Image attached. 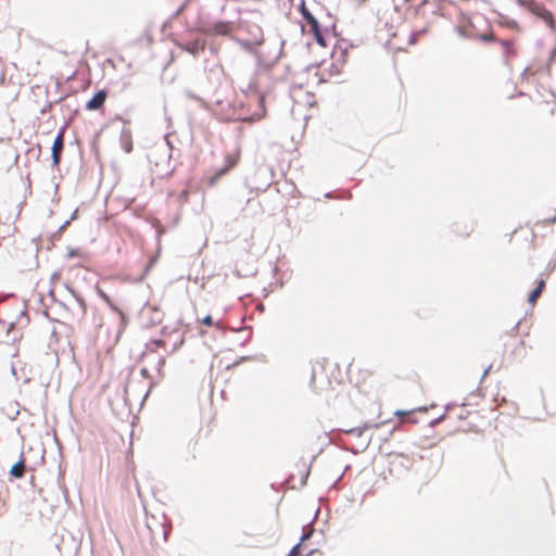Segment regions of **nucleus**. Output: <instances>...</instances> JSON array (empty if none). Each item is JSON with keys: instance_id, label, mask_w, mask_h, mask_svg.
<instances>
[{"instance_id": "nucleus-1", "label": "nucleus", "mask_w": 556, "mask_h": 556, "mask_svg": "<svg viewBox=\"0 0 556 556\" xmlns=\"http://www.w3.org/2000/svg\"><path fill=\"white\" fill-rule=\"evenodd\" d=\"M300 10L306 26L309 27L308 33L320 47H327L326 34L334 29L336 18L321 2H312L311 7H307L306 2H301Z\"/></svg>"}, {"instance_id": "nucleus-2", "label": "nucleus", "mask_w": 556, "mask_h": 556, "mask_svg": "<svg viewBox=\"0 0 556 556\" xmlns=\"http://www.w3.org/2000/svg\"><path fill=\"white\" fill-rule=\"evenodd\" d=\"M240 160V152L236 151L232 153H228L225 156V163L222 168L217 169L210 178H208V186L213 187L215 184L229 170H231L239 162Z\"/></svg>"}, {"instance_id": "nucleus-3", "label": "nucleus", "mask_w": 556, "mask_h": 556, "mask_svg": "<svg viewBox=\"0 0 556 556\" xmlns=\"http://www.w3.org/2000/svg\"><path fill=\"white\" fill-rule=\"evenodd\" d=\"M530 11L541 16L551 28L556 29V22L553 18L552 13L546 10L541 2H526Z\"/></svg>"}, {"instance_id": "nucleus-4", "label": "nucleus", "mask_w": 556, "mask_h": 556, "mask_svg": "<svg viewBox=\"0 0 556 556\" xmlns=\"http://www.w3.org/2000/svg\"><path fill=\"white\" fill-rule=\"evenodd\" d=\"M505 352L511 356H523L526 354V342L522 338H510L509 342H505Z\"/></svg>"}, {"instance_id": "nucleus-5", "label": "nucleus", "mask_w": 556, "mask_h": 556, "mask_svg": "<svg viewBox=\"0 0 556 556\" xmlns=\"http://www.w3.org/2000/svg\"><path fill=\"white\" fill-rule=\"evenodd\" d=\"M64 128L61 129L52 146V162L54 166H58L61 161V153L64 148Z\"/></svg>"}, {"instance_id": "nucleus-6", "label": "nucleus", "mask_w": 556, "mask_h": 556, "mask_svg": "<svg viewBox=\"0 0 556 556\" xmlns=\"http://www.w3.org/2000/svg\"><path fill=\"white\" fill-rule=\"evenodd\" d=\"M235 28L233 22H217L206 29L207 34L211 35H228Z\"/></svg>"}, {"instance_id": "nucleus-7", "label": "nucleus", "mask_w": 556, "mask_h": 556, "mask_svg": "<svg viewBox=\"0 0 556 556\" xmlns=\"http://www.w3.org/2000/svg\"><path fill=\"white\" fill-rule=\"evenodd\" d=\"M106 91L100 90L98 91L87 103L86 109L89 111H96L103 106L106 100Z\"/></svg>"}, {"instance_id": "nucleus-8", "label": "nucleus", "mask_w": 556, "mask_h": 556, "mask_svg": "<svg viewBox=\"0 0 556 556\" xmlns=\"http://www.w3.org/2000/svg\"><path fill=\"white\" fill-rule=\"evenodd\" d=\"M180 48L185 51H188L192 55H197L205 49V41L201 39H195L185 45H180Z\"/></svg>"}, {"instance_id": "nucleus-9", "label": "nucleus", "mask_w": 556, "mask_h": 556, "mask_svg": "<svg viewBox=\"0 0 556 556\" xmlns=\"http://www.w3.org/2000/svg\"><path fill=\"white\" fill-rule=\"evenodd\" d=\"M544 288H545V280L544 279L538 280L536 287L534 288V290L529 295V303L531 305H534L536 303V301L541 296Z\"/></svg>"}, {"instance_id": "nucleus-10", "label": "nucleus", "mask_w": 556, "mask_h": 556, "mask_svg": "<svg viewBox=\"0 0 556 556\" xmlns=\"http://www.w3.org/2000/svg\"><path fill=\"white\" fill-rule=\"evenodd\" d=\"M10 473L14 478H22L25 475V459L21 458L20 462L14 464L10 470Z\"/></svg>"}, {"instance_id": "nucleus-11", "label": "nucleus", "mask_w": 556, "mask_h": 556, "mask_svg": "<svg viewBox=\"0 0 556 556\" xmlns=\"http://www.w3.org/2000/svg\"><path fill=\"white\" fill-rule=\"evenodd\" d=\"M501 45H502L507 58L515 56L517 54V51L515 49L513 41L503 40V41H501Z\"/></svg>"}, {"instance_id": "nucleus-12", "label": "nucleus", "mask_w": 556, "mask_h": 556, "mask_svg": "<svg viewBox=\"0 0 556 556\" xmlns=\"http://www.w3.org/2000/svg\"><path fill=\"white\" fill-rule=\"evenodd\" d=\"M332 66V64H328L327 61H323L317 67H314L315 75H318V72L321 71L323 73L328 71V67ZM327 81V78L324 77V75L319 78V83Z\"/></svg>"}, {"instance_id": "nucleus-13", "label": "nucleus", "mask_w": 556, "mask_h": 556, "mask_svg": "<svg viewBox=\"0 0 556 556\" xmlns=\"http://www.w3.org/2000/svg\"><path fill=\"white\" fill-rule=\"evenodd\" d=\"M396 416H399L401 418V422L404 424L406 421H410V419L407 417L408 414L405 413V412H401V410H397L395 413ZM412 422H415V420H412Z\"/></svg>"}, {"instance_id": "nucleus-14", "label": "nucleus", "mask_w": 556, "mask_h": 556, "mask_svg": "<svg viewBox=\"0 0 556 556\" xmlns=\"http://www.w3.org/2000/svg\"><path fill=\"white\" fill-rule=\"evenodd\" d=\"M18 363L20 362L12 364V372H13V375L16 377V379H23L24 381H28L29 380L28 377H20L18 376V374H17V365H18Z\"/></svg>"}, {"instance_id": "nucleus-15", "label": "nucleus", "mask_w": 556, "mask_h": 556, "mask_svg": "<svg viewBox=\"0 0 556 556\" xmlns=\"http://www.w3.org/2000/svg\"><path fill=\"white\" fill-rule=\"evenodd\" d=\"M263 42V34L260 27H257V35L255 36V39L253 43L261 45Z\"/></svg>"}, {"instance_id": "nucleus-16", "label": "nucleus", "mask_w": 556, "mask_h": 556, "mask_svg": "<svg viewBox=\"0 0 556 556\" xmlns=\"http://www.w3.org/2000/svg\"><path fill=\"white\" fill-rule=\"evenodd\" d=\"M288 556H300V544L295 545V546L290 551V553L288 554Z\"/></svg>"}, {"instance_id": "nucleus-17", "label": "nucleus", "mask_w": 556, "mask_h": 556, "mask_svg": "<svg viewBox=\"0 0 556 556\" xmlns=\"http://www.w3.org/2000/svg\"><path fill=\"white\" fill-rule=\"evenodd\" d=\"M202 324L205 325V326H212L213 325V319L211 316H205L203 319H202Z\"/></svg>"}, {"instance_id": "nucleus-18", "label": "nucleus", "mask_w": 556, "mask_h": 556, "mask_svg": "<svg viewBox=\"0 0 556 556\" xmlns=\"http://www.w3.org/2000/svg\"><path fill=\"white\" fill-rule=\"evenodd\" d=\"M305 556H324L321 552L314 549L307 553Z\"/></svg>"}, {"instance_id": "nucleus-19", "label": "nucleus", "mask_w": 556, "mask_h": 556, "mask_svg": "<svg viewBox=\"0 0 556 556\" xmlns=\"http://www.w3.org/2000/svg\"><path fill=\"white\" fill-rule=\"evenodd\" d=\"M361 372L364 375V379L362 380V382H365L366 378L370 377L372 375V372L370 370H367V369L362 370Z\"/></svg>"}, {"instance_id": "nucleus-20", "label": "nucleus", "mask_w": 556, "mask_h": 556, "mask_svg": "<svg viewBox=\"0 0 556 556\" xmlns=\"http://www.w3.org/2000/svg\"><path fill=\"white\" fill-rule=\"evenodd\" d=\"M492 38H493L492 36H483L484 40H491Z\"/></svg>"}, {"instance_id": "nucleus-21", "label": "nucleus", "mask_w": 556, "mask_h": 556, "mask_svg": "<svg viewBox=\"0 0 556 556\" xmlns=\"http://www.w3.org/2000/svg\"><path fill=\"white\" fill-rule=\"evenodd\" d=\"M167 535H168V531H167V530H165V532H164V538H165V540H167Z\"/></svg>"}, {"instance_id": "nucleus-22", "label": "nucleus", "mask_w": 556, "mask_h": 556, "mask_svg": "<svg viewBox=\"0 0 556 556\" xmlns=\"http://www.w3.org/2000/svg\"><path fill=\"white\" fill-rule=\"evenodd\" d=\"M340 73V68H336V72L333 74H339Z\"/></svg>"}]
</instances>
